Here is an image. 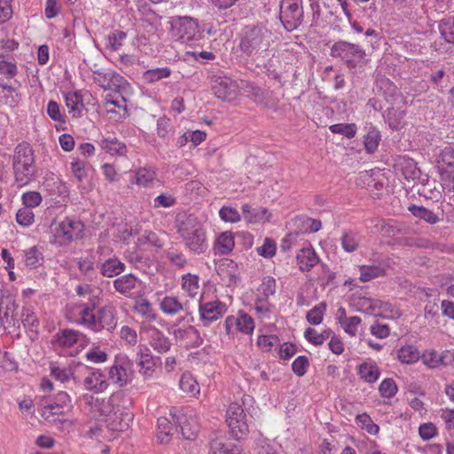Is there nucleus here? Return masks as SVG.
I'll use <instances>...</instances> for the list:
<instances>
[{
	"instance_id": "obj_1",
	"label": "nucleus",
	"mask_w": 454,
	"mask_h": 454,
	"mask_svg": "<svg viewBox=\"0 0 454 454\" xmlns=\"http://www.w3.org/2000/svg\"><path fill=\"white\" fill-rule=\"evenodd\" d=\"M271 31L262 24L247 25L239 34V49L256 67L270 56Z\"/></svg>"
},
{
	"instance_id": "obj_2",
	"label": "nucleus",
	"mask_w": 454,
	"mask_h": 454,
	"mask_svg": "<svg viewBox=\"0 0 454 454\" xmlns=\"http://www.w3.org/2000/svg\"><path fill=\"white\" fill-rule=\"evenodd\" d=\"M177 233L187 248L195 254H204L208 248L206 231L194 215H178Z\"/></svg>"
},
{
	"instance_id": "obj_3",
	"label": "nucleus",
	"mask_w": 454,
	"mask_h": 454,
	"mask_svg": "<svg viewBox=\"0 0 454 454\" xmlns=\"http://www.w3.org/2000/svg\"><path fill=\"white\" fill-rule=\"evenodd\" d=\"M12 168L15 181L19 186L27 184L35 176V155L32 146L27 143H20L14 149Z\"/></svg>"
},
{
	"instance_id": "obj_4",
	"label": "nucleus",
	"mask_w": 454,
	"mask_h": 454,
	"mask_svg": "<svg viewBox=\"0 0 454 454\" xmlns=\"http://www.w3.org/2000/svg\"><path fill=\"white\" fill-rule=\"evenodd\" d=\"M170 35L181 43L198 41L203 36L198 20L189 16L172 17L169 21Z\"/></svg>"
},
{
	"instance_id": "obj_5",
	"label": "nucleus",
	"mask_w": 454,
	"mask_h": 454,
	"mask_svg": "<svg viewBox=\"0 0 454 454\" xmlns=\"http://www.w3.org/2000/svg\"><path fill=\"white\" fill-rule=\"evenodd\" d=\"M330 55L340 59L348 68L364 64L366 56L365 51L360 45L344 40H339L332 45Z\"/></svg>"
},
{
	"instance_id": "obj_6",
	"label": "nucleus",
	"mask_w": 454,
	"mask_h": 454,
	"mask_svg": "<svg viewBox=\"0 0 454 454\" xmlns=\"http://www.w3.org/2000/svg\"><path fill=\"white\" fill-rule=\"evenodd\" d=\"M278 19L286 32L297 29L304 19L302 0H281Z\"/></svg>"
},
{
	"instance_id": "obj_7",
	"label": "nucleus",
	"mask_w": 454,
	"mask_h": 454,
	"mask_svg": "<svg viewBox=\"0 0 454 454\" xmlns=\"http://www.w3.org/2000/svg\"><path fill=\"white\" fill-rule=\"evenodd\" d=\"M226 423L231 435L237 441L245 439L249 434L247 416L242 405L231 403L226 411Z\"/></svg>"
},
{
	"instance_id": "obj_8",
	"label": "nucleus",
	"mask_w": 454,
	"mask_h": 454,
	"mask_svg": "<svg viewBox=\"0 0 454 454\" xmlns=\"http://www.w3.org/2000/svg\"><path fill=\"white\" fill-rule=\"evenodd\" d=\"M84 225L81 221L66 218L54 230V239L51 243L66 246L83 237Z\"/></svg>"
},
{
	"instance_id": "obj_9",
	"label": "nucleus",
	"mask_w": 454,
	"mask_h": 454,
	"mask_svg": "<svg viewBox=\"0 0 454 454\" xmlns=\"http://www.w3.org/2000/svg\"><path fill=\"white\" fill-rule=\"evenodd\" d=\"M438 171L442 186L445 185L449 191L454 190V148L451 146L445 147L440 155L438 160Z\"/></svg>"
},
{
	"instance_id": "obj_10",
	"label": "nucleus",
	"mask_w": 454,
	"mask_h": 454,
	"mask_svg": "<svg viewBox=\"0 0 454 454\" xmlns=\"http://www.w3.org/2000/svg\"><path fill=\"white\" fill-rule=\"evenodd\" d=\"M18 305L11 294H3L0 298V324L4 329L13 326L20 328L17 312Z\"/></svg>"
},
{
	"instance_id": "obj_11",
	"label": "nucleus",
	"mask_w": 454,
	"mask_h": 454,
	"mask_svg": "<svg viewBox=\"0 0 454 454\" xmlns=\"http://www.w3.org/2000/svg\"><path fill=\"white\" fill-rule=\"evenodd\" d=\"M215 96L223 101L231 102L238 96V85L229 77H215L211 85Z\"/></svg>"
},
{
	"instance_id": "obj_12",
	"label": "nucleus",
	"mask_w": 454,
	"mask_h": 454,
	"mask_svg": "<svg viewBox=\"0 0 454 454\" xmlns=\"http://www.w3.org/2000/svg\"><path fill=\"white\" fill-rule=\"evenodd\" d=\"M227 312V306L219 300L207 302H200L199 313L200 319L204 326L209 325L216 321Z\"/></svg>"
},
{
	"instance_id": "obj_13",
	"label": "nucleus",
	"mask_w": 454,
	"mask_h": 454,
	"mask_svg": "<svg viewBox=\"0 0 454 454\" xmlns=\"http://www.w3.org/2000/svg\"><path fill=\"white\" fill-rule=\"evenodd\" d=\"M72 408L71 398L67 392L59 391L51 403H47L43 408L42 416L48 419L49 416H45L48 411L51 415H64Z\"/></svg>"
},
{
	"instance_id": "obj_14",
	"label": "nucleus",
	"mask_w": 454,
	"mask_h": 454,
	"mask_svg": "<svg viewBox=\"0 0 454 454\" xmlns=\"http://www.w3.org/2000/svg\"><path fill=\"white\" fill-rule=\"evenodd\" d=\"M97 326L94 332L98 333L104 329L112 332L117 325L116 310L111 305H106L98 309L97 312Z\"/></svg>"
},
{
	"instance_id": "obj_15",
	"label": "nucleus",
	"mask_w": 454,
	"mask_h": 454,
	"mask_svg": "<svg viewBox=\"0 0 454 454\" xmlns=\"http://www.w3.org/2000/svg\"><path fill=\"white\" fill-rule=\"evenodd\" d=\"M172 333L176 340L186 348H198L203 343V339L199 331L192 325L186 328L174 329Z\"/></svg>"
},
{
	"instance_id": "obj_16",
	"label": "nucleus",
	"mask_w": 454,
	"mask_h": 454,
	"mask_svg": "<svg viewBox=\"0 0 454 454\" xmlns=\"http://www.w3.org/2000/svg\"><path fill=\"white\" fill-rule=\"evenodd\" d=\"M160 363L159 356H153L149 348L139 346V351L137 353L136 364L139 367V372L145 376H151L154 372L157 364Z\"/></svg>"
},
{
	"instance_id": "obj_17",
	"label": "nucleus",
	"mask_w": 454,
	"mask_h": 454,
	"mask_svg": "<svg viewBox=\"0 0 454 454\" xmlns=\"http://www.w3.org/2000/svg\"><path fill=\"white\" fill-rule=\"evenodd\" d=\"M94 81L100 87L105 90H115L120 88L124 81V78L111 70L103 72L101 70H96L93 72Z\"/></svg>"
},
{
	"instance_id": "obj_18",
	"label": "nucleus",
	"mask_w": 454,
	"mask_h": 454,
	"mask_svg": "<svg viewBox=\"0 0 454 454\" xmlns=\"http://www.w3.org/2000/svg\"><path fill=\"white\" fill-rule=\"evenodd\" d=\"M170 415L173 418L176 430L180 431L183 438L190 441L195 440L198 433L197 427H192L184 413H171Z\"/></svg>"
},
{
	"instance_id": "obj_19",
	"label": "nucleus",
	"mask_w": 454,
	"mask_h": 454,
	"mask_svg": "<svg viewBox=\"0 0 454 454\" xmlns=\"http://www.w3.org/2000/svg\"><path fill=\"white\" fill-rule=\"evenodd\" d=\"M395 168L407 181H416L417 176H419L420 169L417 167V162L406 156L399 157Z\"/></svg>"
},
{
	"instance_id": "obj_20",
	"label": "nucleus",
	"mask_w": 454,
	"mask_h": 454,
	"mask_svg": "<svg viewBox=\"0 0 454 454\" xmlns=\"http://www.w3.org/2000/svg\"><path fill=\"white\" fill-rule=\"evenodd\" d=\"M357 374L366 383L376 382L380 376V370L376 362L367 359L356 367Z\"/></svg>"
},
{
	"instance_id": "obj_21",
	"label": "nucleus",
	"mask_w": 454,
	"mask_h": 454,
	"mask_svg": "<svg viewBox=\"0 0 454 454\" xmlns=\"http://www.w3.org/2000/svg\"><path fill=\"white\" fill-rule=\"evenodd\" d=\"M149 333V344L158 353H167L171 348L169 339L164 333L157 329L152 327L148 330Z\"/></svg>"
},
{
	"instance_id": "obj_22",
	"label": "nucleus",
	"mask_w": 454,
	"mask_h": 454,
	"mask_svg": "<svg viewBox=\"0 0 454 454\" xmlns=\"http://www.w3.org/2000/svg\"><path fill=\"white\" fill-rule=\"evenodd\" d=\"M83 385L86 389L96 393L105 391L109 386L100 370H95L90 372V374L84 379Z\"/></svg>"
},
{
	"instance_id": "obj_23",
	"label": "nucleus",
	"mask_w": 454,
	"mask_h": 454,
	"mask_svg": "<svg viewBox=\"0 0 454 454\" xmlns=\"http://www.w3.org/2000/svg\"><path fill=\"white\" fill-rule=\"evenodd\" d=\"M300 270L302 271L310 270L317 264L319 259L312 247L301 248L296 255Z\"/></svg>"
},
{
	"instance_id": "obj_24",
	"label": "nucleus",
	"mask_w": 454,
	"mask_h": 454,
	"mask_svg": "<svg viewBox=\"0 0 454 454\" xmlns=\"http://www.w3.org/2000/svg\"><path fill=\"white\" fill-rule=\"evenodd\" d=\"M245 219L251 223L269 221L270 213L265 207H252L248 204H244L241 207Z\"/></svg>"
},
{
	"instance_id": "obj_25",
	"label": "nucleus",
	"mask_w": 454,
	"mask_h": 454,
	"mask_svg": "<svg viewBox=\"0 0 454 454\" xmlns=\"http://www.w3.org/2000/svg\"><path fill=\"white\" fill-rule=\"evenodd\" d=\"M377 88L382 91L387 102L393 105L402 94L396 85L388 78L383 77L377 80Z\"/></svg>"
},
{
	"instance_id": "obj_26",
	"label": "nucleus",
	"mask_w": 454,
	"mask_h": 454,
	"mask_svg": "<svg viewBox=\"0 0 454 454\" xmlns=\"http://www.w3.org/2000/svg\"><path fill=\"white\" fill-rule=\"evenodd\" d=\"M137 282V277L133 274H126L114 280V287L119 294L129 297L132 290L136 288Z\"/></svg>"
},
{
	"instance_id": "obj_27",
	"label": "nucleus",
	"mask_w": 454,
	"mask_h": 454,
	"mask_svg": "<svg viewBox=\"0 0 454 454\" xmlns=\"http://www.w3.org/2000/svg\"><path fill=\"white\" fill-rule=\"evenodd\" d=\"M253 100L265 108L276 107L278 101L273 98V92L260 87H253L251 91Z\"/></svg>"
},
{
	"instance_id": "obj_28",
	"label": "nucleus",
	"mask_w": 454,
	"mask_h": 454,
	"mask_svg": "<svg viewBox=\"0 0 454 454\" xmlns=\"http://www.w3.org/2000/svg\"><path fill=\"white\" fill-rule=\"evenodd\" d=\"M100 273L106 278H114L122 273L126 266L117 257L114 256L101 263Z\"/></svg>"
},
{
	"instance_id": "obj_29",
	"label": "nucleus",
	"mask_w": 454,
	"mask_h": 454,
	"mask_svg": "<svg viewBox=\"0 0 454 454\" xmlns=\"http://www.w3.org/2000/svg\"><path fill=\"white\" fill-rule=\"evenodd\" d=\"M96 304L94 302L81 304L78 306L80 319L79 322L94 332L97 326V314H95Z\"/></svg>"
},
{
	"instance_id": "obj_30",
	"label": "nucleus",
	"mask_w": 454,
	"mask_h": 454,
	"mask_svg": "<svg viewBox=\"0 0 454 454\" xmlns=\"http://www.w3.org/2000/svg\"><path fill=\"white\" fill-rule=\"evenodd\" d=\"M235 246L234 236L231 231L222 232L216 239L214 247L215 254H230Z\"/></svg>"
},
{
	"instance_id": "obj_31",
	"label": "nucleus",
	"mask_w": 454,
	"mask_h": 454,
	"mask_svg": "<svg viewBox=\"0 0 454 454\" xmlns=\"http://www.w3.org/2000/svg\"><path fill=\"white\" fill-rule=\"evenodd\" d=\"M20 321L24 328L34 335L30 336L32 340L34 339V337L37 336L40 323L38 317L32 309L27 307H23L20 315Z\"/></svg>"
},
{
	"instance_id": "obj_32",
	"label": "nucleus",
	"mask_w": 454,
	"mask_h": 454,
	"mask_svg": "<svg viewBox=\"0 0 454 454\" xmlns=\"http://www.w3.org/2000/svg\"><path fill=\"white\" fill-rule=\"evenodd\" d=\"M80 333L72 329L59 330L53 337L52 343L63 348L73 347L77 341Z\"/></svg>"
},
{
	"instance_id": "obj_33",
	"label": "nucleus",
	"mask_w": 454,
	"mask_h": 454,
	"mask_svg": "<svg viewBox=\"0 0 454 454\" xmlns=\"http://www.w3.org/2000/svg\"><path fill=\"white\" fill-rule=\"evenodd\" d=\"M408 211L411 212L413 216L424 220L430 224H435L442 220L437 214L423 206L411 205L408 207Z\"/></svg>"
},
{
	"instance_id": "obj_34",
	"label": "nucleus",
	"mask_w": 454,
	"mask_h": 454,
	"mask_svg": "<svg viewBox=\"0 0 454 454\" xmlns=\"http://www.w3.org/2000/svg\"><path fill=\"white\" fill-rule=\"evenodd\" d=\"M102 150L111 155H124L127 148L126 145L119 141L116 137H106L99 142Z\"/></svg>"
},
{
	"instance_id": "obj_35",
	"label": "nucleus",
	"mask_w": 454,
	"mask_h": 454,
	"mask_svg": "<svg viewBox=\"0 0 454 454\" xmlns=\"http://www.w3.org/2000/svg\"><path fill=\"white\" fill-rule=\"evenodd\" d=\"M381 140V135L378 129L371 125L368 128L366 135L364 137V145L365 151L368 153H373L377 151L380 142Z\"/></svg>"
},
{
	"instance_id": "obj_36",
	"label": "nucleus",
	"mask_w": 454,
	"mask_h": 454,
	"mask_svg": "<svg viewBox=\"0 0 454 454\" xmlns=\"http://www.w3.org/2000/svg\"><path fill=\"white\" fill-rule=\"evenodd\" d=\"M109 380L119 387H124L128 385L131 379L127 372V370L121 364H114L108 372Z\"/></svg>"
},
{
	"instance_id": "obj_37",
	"label": "nucleus",
	"mask_w": 454,
	"mask_h": 454,
	"mask_svg": "<svg viewBox=\"0 0 454 454\" xmlns=\"http://www.w3.org/2000/svg\"><path fill=\"white\" fill-rule=\"evenodd\" d=\"M360 241L361 235L359 232L351 230L344 231L340 238L341 247L348 253L356 251Z\"/></svg>"
},
{
	"instance_id": "obj_38",
	"label": "nucleus",
	"mask_w": 454,
	"mask_h": 454,
	"mask_svg": "<svg viewBox=\"0 0 454 454\" xmlns=\"http://www.w3.org/2000/svg\"><path fill=\"white\" fill-rule=\"evenodd\" d=\"M209 454H244L237 446L229 448L223 439L215 437L209 442Z\"/></svg>"
},
{
	"instance_id": "obj_39",
	"label": "nucleus",
	"mask_w": 454,
	"mask_h": 454,
	"mask_svg": "<svg viewBox=\"0 0 454 454\" xmlns=\"http://www.w3.org/2000/svg\"><path fill=\"white\" fill-rule=\"evenodd\" d=\"M439 30L445 42L454 44V17L442 20L439 23Z\"/></svg>"
},
{
	"instance_id": "obj_40",
	"label": "nucleus",
	"mask_w": 454,
	"mask_h": 454,
	"mask_svg": "<svg viewBox=\"0 0 454 454\" xmlns=\"http://www.w3.org/2000/svg\"><path fill=\"white\" fill-rule=\"evenodd\" d=\"M383 268L376 265H362L360 267V278L362 282H367L372 278L385 275Z\"/></svg>"
},
{
	"instance_id": "obj_41",
	"label": "nucleus",
	"mask_w": 454,
	"mask_h": 454,
	"mask_svg": "<svg viewBox=\"0 0 454 454\" xmlns=\"http://www.w3.org/2000/svg\"><path fill=\"white\" fill-rule=\"evenodd\" d=\"M161 310L168 315H175L184 309L182 303L176 297L166 296L160 302Z\"/></svg>"
},
{
	"instance_id": "obj_42",
	"label": "nucleus",
	"mask_w": 454,
	"mask_h": 454,
	"mask_svg": "<svg viewBox=\"0 0 454 454\" xmlns=\"http://www.w3.org/2000/svg\"><path fill=\"white\" fill-rule=\"evenodd\" d=\"M43 262V255L36 247L25 251V263L30 269H35Z\"/></svg>"
},
{
	"instance_id": "obj_43",
	"label": "nucleus",
	"mask_w": 454,
	"mask_h": 454,
	"mask_svg": "<svg viewBox=\"0 0 454 454\" xmlns=\"http://www.w3.org/2000/svg\"><path fill=\"white\" fill-rule=\"evenodd\" d=\"M66 106L69 108V112L73 113L74 117L80 116V110L78 106L83 107L82 95L79 91L69 93L65 96Z\"/></svg>"
},
{
	"instance_id": "obj_44",
	"label": "nucleus",
	"mask_w": 454,
	"mask_h": 454,
	"mask_svg": "<svg viewBox=\"0 0 454 454\" xmlns=\"http://www.w3.org/2000/svg\"><path fill=\"white\" fill-rule=\"evenodd\" d=\"M397 356L403 364H412L419 360V352L413 346H405L398 350Z\"/></svg>"
},
{
	"instance_id": "obj_45",
	"label": "nucleus",
	"mask_w": 454,
	"mask_h": 454,
	"mask_svg": "<svg viewBox=\"0 0 454 454\" xmlns=\"http://www.w3.org/2000/svg\"><path fill=\"white\" fill-rule=\"evenodd\" d=\"M325 311L326 303L322 301L307 312L306 319L309 324L317 325L323 321V317Z\"/></svg>"
},
{
	"instance_id": "obj_46",
	"label": "nucleus",
	"mask_w": 454,
	"mask_h": 454,
	"mask_svg": "<svg viewBox=\"0 0 454 454\" xmlns=\"http://www.w3.org/2000/svg\"><path fill=\"white\" fill-rule=\"evenodd\" d=\"M173 427H175L173 421L171 422L167 418L158 419L159 431L157 436L161 443L169 442L170 431Z\"/></svg>"
},
{
	"instance_id": "obj_47",
	"label": "nucleus",
	"mask_w": 454,
	"mask_h": 454,
	"mask_svg": "<svg viewBox=\"0 0 454 454\" xmlns=\"http://www.w3.org/2000/svg\"><path fill=\"white\" fill-rule=\"evenodd\" d=\"M171 70L168 67H157L154 69L146 70L143 78L149 83H153L160 81L162 78H167L170 76Z\"/></svg>"
},
{
	"instance_id": "obj_48",
	"label": "nucleus",
	"mask_w": 454,
	"mask_h": 454,
	"mask_svg": "<svg viewBox=\"0 0 454 454\" xmlns=\"http://www.w3.org/2000/svg\"><path fill=\"white\" fill-rule=\"evenodd\" d=\"M333 134H340L347 138H353L356 133V125L355 123H337L329 127Z\"/></svg>"
},
{
	"instance_id": "obj_49",
	"label": "nucleus",
	"mask_w": 454,
	"mask_h": 454,
	"mask_svg": "<svg viewBox=\"0 0 454 454\" xmlns=\"http://www.w3.org/2000/svg\"><path fill=\"white\" fill-rule=\"evenodd\" d=\"M379 391L382 397L392 398L396 395L398 387L393 379L387 378L381 381Z\"/></svg>"
},
{
	"instance_id": "obj_50",
	"label": "nucleus",
	"mask_w": 454,
	"mask_h": 454,
	"mask_svg": "<svg viewBox=\"0 0 454 454\" xmlns=\"http://www.w3.org/2000/svg\"><path fill=\"white\" fill-rule=\"evenodd\" d=\"M356 421L371 434H377L380 431V427L375 424L366 413L358 414L356 418Z\"/></svg>"
},
{
	"instance_id": "obj_51",
	"label": "nucleus",
	"mask_w": 454,
	"mask_h": 454,
	"mask_svg": "<svg viewBox=\"0 0 454 454\" xmlns=\"http://www.w3.org/2000/svg\"><path fill=\"white\" fill-rule=\"evenodd\" d=\"M254 329V322L252 317L243 313L237 317V330L246 334L252 333Z\"/></svg>"
},
{
	"instance_id": "obj_52",
	"label": "nucleus",
	"mask_w": 454,
	"mask_h": 454,
	"mask_svg": "<svg viewBox=\"0 0 454 454\" xmlns=\"http://www.w3.org/2000/svg\"><path fill=\"white\" fill-rule=\"evenodd\" d=\"M51 375L60 382L68 381L73 375L72 370L67 367L60 368L56 363H51L50 365Z\"/></svg>"
},
{
	"instance_id": "obj_53",
	"label": "nucleus",
	"mask_w": 454,
	"mask_h": 454,
	"mask_svg": "<svg viewBox=\"0 0 454 454\" xmlns=\"http://www.w3.org/2000/svg\"><path fill=\"white\" fill-rule=\"evenodd\" d=\"M417 192L419 196L425 197L427 200H438L441 197V191L435 187L434 180L430 184L420 186Z\"/></svg>"
},
{
	"instance_id": "obj_54",
	"label": "nucleus",
	"mask_w": 454,
	"mask_h": 454,
	"mask_svg": "<svg viewBox=\"0 0 454 454\" xmlns=\"http://www.w3.org/2000/svg\"><path fill=\"white\" fill-rule=\"evenodd\" d=\"M127 33L122 30H115L107 36L108 47L111 51H118L126 39Z\"/></svg>"
},
{
	"instance_id": "obj_55",
	"label": "nucleus",
	"mask_w": 454,
	"mask_h": 454,
	"mask_svg": "<svg viewBox=\"0 0 454 454\" xmlns=\"http://www.w3.org/2000/svg\"><path fill=\"white\" fill-rule=\"evenodd\" d=\"M156 176V173L148 168H139L136 175V184L143 186H147L149 183L153 182Z\"/></svg>"
},
{
	"instance_id": "obj_56",
	"label": "nucleus",
	"mask_w": 454,
	"mask_h": 454,
	"mask_svg": "<svg viewBox=\"0 0 454 454\" xmlns=\"http://www.w3.org/2000/svg\"><path fill=\"white\" fill-rule=\"evenodd\" d=\"M47 114L49 117L54 121L60 123H66L67 121L66 115L61 114L59 105L54 100L49 101L47 106Z\"/></svg>"
},
{
	"instance_id": "obj_57",
	"label": "nucleus",
	"mask_w": 454,
	"mask_h": 454,
	"mask_svg": "<svg viewBox=\"0 0 454 454\" xmlns=\"http://www.w3.org/2000/svg\"><path fill=\"white\" fill-rule=\"evenodd\" d=\"M35 220V215L32 209L22 207L16 214V221L21 226H30Z\"/></svg>"
},
{
	"instance_id": "obj_58",
	"label": "nucleus",
	"mask_w": 454,
	"mask_h": 454,
	"mask_svg": "<svg viewBox=\"0 0 454 454\" xmlns=\"http://www.w3.org/2000/svg\"><path fill=\"white\" fill-rule=\"evenodd\" d=\"M309 366V358L306 356H299L292 364V370L298 377H302Z\"/></svg>"
},
{
	"instance_id": "obj_59",
	"label": "nucleus",
	"mask_w": 454,
	"mask_h": 454,
	"mask_svg": "<svg viewBox=\"0 0 454 454\" xmlns=\"http://www.w3.org/2000/svg\"><path fill=\"white\" fill-rule=\"evenodd\" d=\"M179 385L181 389L185 393L194 395L199 392V385L191 375L183 374Z\"/></svg>"
},
{
	"instance_id": "obj_60",
	"label": "nucleus",
	"mask_w": 454,
	"mask_h": 454,
	"mask_svg": "<svg viewBox=\"0 0 454 454\" xmlns=\"http://www.w3.org/2000/svg\"><path fill=\"white\" fill-rule=\"evenodd\" d=\"M183 288L185 289L189 295L194 297L199 289V278L196 275L187 274L184 277Z\"/></svg>"
},
{
	"instance_id": "obj_61",
	"label": "nucleus",
	"mask_w": 454,
	"mask_h": 454,
	"mask_svg": "<svg viewBox=\"0 0 454 454\" xmlns=\"http://www.w3.org/2000/svg\"><path fill=\"white\" fill-rule=\"evenodd\" d=\"M22 203L24 207H35L42 202V196L38 192H27L22 194Z\"/></svg>"
},
{
	"instance_id": "obj_62",
	"label": "nucleus",
	"mask_w": 454,
	"mask_h": 454,
	"mask_svg": "<svg viewBox=\"0 0 454 454\" xmlns=\"http://www.w3.org/2000/svg\"><path fill=\"white\" fill-rule=\"evenodd\" d=\"M219 215L223 221L229 223H237L241 219L238 210L231 207H223L219 211Z\"/></svg>"
},
{
	"instance_id": "obj_63",
	"label": "nucleus",
	"mask_w": 454,
	"mask_h": 454,
	"mask_svg": "<svg viewBox=\"0 0 454 454\" xmlns=\"http://www.w3.org/2000/svg\"><path fill=\"white\" fill-rule=\"evenodd\" d=\"M136 310L150 319H155L156 315L153 312L151 303L146 299L138 301L135 306Z\"/></svg>"
},
{
	"instance_id": "obj_64",
	"label": "nucleus",
	"mask_w": 454,
	"mask_h": 454,
	"mask_svg": "<svg viewBox=\"0 0 454 454\" xmlns=\"http://www.w3.org/2000/svg\"><path fill=\"white\" fill-rule=\"evenodd\" d=\"M361 324V318L354 316L348 317L344 322H341L340 325L344 331L350 336H356L357 332V326Z\"/></svg>"
}]
</instances>
